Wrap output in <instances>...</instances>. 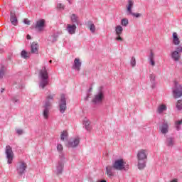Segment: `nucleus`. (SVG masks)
<instances>
[{
	"label": "nucleus",
	"mask_w": 182,
	"mask_h": 182,
	"mask_svg": "<svg viewBox=\"0 0 182 182\" xmlns=\"http://www.w3.org/2000/svg\"><path fill=\"white\" fill-rule=\"evenodd\" d=\"M138 168L143 170L146 167V160H147V151L141 149L138 152Z\"/></svg>",
	"instance_id": "obj_1"
},
{
	"label": "nucleus",
	"mask_w": 182,
	"mask_h": 182,
	"mask_svg": "<svg viewBox=\"0 0 182 182\" xmlns=\"http://www.w3.org/2000/svg\"><path fill=\"white\" fill-rule=\"evenodd\" d=\"M39 76L41 78V81L40 82V87L42 89H45V87L49 83L48 79L49 78L48 70H46V67H43L40 70Z\"/></svg>",
	"instance_id": "obj_2"
},
{
	"label": "nucleus",
	"mask_w": 182,
	"mask_h": 182,
	"mask_svg": "<svg viewBox=\"0 0 182 182\" xmlns=\"http://www.w3.org/2000/svg\"><path fill=\"white\" fill-rule=\"evenodd\" d=\"M50 100H53V95H48L46 98V102L44 104V110L43 112V116L46 119H48L49 117V107L52 106Z\"/></svg>",
	"instance_id": "obj_3"
},
{
	"label": "nucleus",
	"mask_w": 182,
	"mask_h": 182,
	"mask_svg": "<svg viewBox=\"0 0 182 182\" xmlns=\"http://www.w3.org/2000/svg\"><path fill=\"white\" fill-rule=\"evenodd\" d=\"M173 96L175 99H178L182 96V86L177 81H174V87L173 89Z\"/></svg>",
	"instance_id": "obj_4"
},
{
	"label": "nucleus",
	"mask_w": 182,
	"mask_h": 182,
	"mask_svg": "<svg viewBox=\"0 0 182 182\" xmlns=\"http://www.w3.org/2000/svg\"><path fill=\"white\" fill-rule=\"evenodd\" d=\"M181 53H182V46H179L176 48V50L171 52V56L175 62H178L181 58Z\"/></svg>",
	"instance_id": "obj_5"
},
{
	"label": "nucleus",
	"mask_w": 182,
	"mask_h": 182,
	"mask_svg": "<svg viewBox=\"0 0 182 182\" xmlns=\"http://www.w3.org/2000/svg\"><path fill=\"white\" fill-rule=\"evenodd\" d=\"M125 164L126 163H124L123 159H117L114 162L112 166L114 170L122 171V170H124L126 167Z\"/></svg>",
	"instance_id": "obj_6"
},
{
	"label": "nucleus",
	"mask_w": 182,
	"mask_h": 182,
	"mask_svg": "<svg viewBox=\"0 0 182 182\" xmlns=\"http://www.w3.org/2000/svg\"><path fill=\"white\" fill-rule=\"evenodd\" d=\"M6 154L8 164H12V161L14 160V151H12V147L11 146L7 145L6 146Z\"/></svg>",
	"instance_id": "obj_7"
},
{
	"label": "nucleus",
	"mask_w": 182,
	"mask_h": 182,
	"mask_svg": "<svg viewBox=\"0 0 182 182\" xmlns=\"http://www.w3.org/2000/svg\"><path fill=\"white\" fill-rule=\"evenodd\" d=\"M28 167V165H26V163L23 161H20L18 164L17 166V173L19 176H22L26 171V168Z\"/></svg>",
	"instance_id": "obj_8"
},
{
	"label": "nucleus",
	"mask_w": 182,
	"mask_h": 182,
	"mask_svg": "<svg viewBox=\"0 0 182 182\" xmlns=\"http://www.w3.org/2000/svg\"><path fill=\"white\" fill-rule=\"evenodd\" d=\"M45 23H46L45 19L38 20L36 23L35 29H36L38 32H42V31L45 29Z\"/></svg>",
	"instance_id": "obj_9"
},
{
	"label": "nucleus",
	"mask_w": 182,
	"mask_h": 182,
	"mask_svg": "<svg viewBox=\"0 0 182 182\" xmlns=\"http://www.w3.org/2000/svg\"><path fill=\"white\" fill-rule=\"evenodd\" d=\"M170 124L168 122H164L162 124L159 126V130L162 134H167L168 133V127Z\"/></svg>",
	"instance_id": "obj_10"
},
{
	"label": "nucleus",
	"mask_w": 182,
	"mask_h": 182,
	"mask_svg": "<svg viewBox=\"0 0 182 182\" xmlns=\"http://www.w3.org/2000/svg\"><path fill=\"white\" fill-rule=\"evenodd\" d=\"M65 110H66V99H65V95H62L60 103V113H65Z\"/></svg>",
	"instance_id": "obj_11"
},
{
	"label": "nucleus",
	"mask_w": 182,
	"mask_h": 182,
	"mask_svg": "<svg viewBox=\"0 0 182 182\" xmlns=\"http://www.w3.org/2000/svg\"><path fill=\"white\" fill-rule=\"evenodd\" d=\"M103 92H100L97 95H95L94 98L92 99L93 103L97 104V103H102L103 100Z\"/></svg>",
	"instance_id": "obj_12"
},
{
	"label": "nucleus",
	"mask_w": 182,
	"mask_h": 182,
	"mask_svg": "<svg viewBox=\"0 0 182 182\" xmlns=\"http://www.w3.org/2000/svg\"><path fill=\"white\" fill-rule=\"evenodd\" d=\"M76 25L75 24H68L67 31L70 35H75V33H76Z\"/></svg>",
	"instance_id": "obj_13"
},
{
	"label": "nucleus",
	"mask_w": 182,
	"mask_h": 182,
	"mask_svg": "<svg viewBox=\"0 0 182 182\" xmlns=\"http://www.w3.org/2000/svg\"><path fill=\"white\" fill-rule=\"evenodd\" d=\"M79 143H80V139H79V137H76L73 141L68 142V146L73 148L77 147V146H79Z\"/></svg>",
	"instance_id": "obj_14"
},
{
	"label": "nucleus",
	"mask_w": 182,
	"mask_h": 182,
	"mask_svg": "<svg viewBox=\"0 0 182 182\" xmlns=\"http://www.w3.org/2000/svg\"><path fill=\"white\" fill-rule=\"evenodd\" d=\"M39 53V45L36 42H33L31 44V53L38 54Z\"/></svg>",
	"instance_id": "obj_15"
},
{
	"label": "nucleus",
	"mask_w": 182,
	"mask_h": 182,
	"mask_svg": "<svg viewBox=\"0 0 182 182\" xmlns=\"http://www.w3.org/2000/svg\"><path fill=\"white\" fill-rule=\"evenodd\" d=\"M173 38V45L178 46L181 43L180 38H178V34L177 33L174 32L172 34Z\"/></svg>",
	"instance_id": "obj_16"
},
{
	"label": "nucleus",
	"mask_w": 182,
	"mask_h": 182,
	"mask_svg": "<svg viewBox=\"0 0 182 182\" xmlns=\"http://www.w3.org/2000/svg\"><path fill=\"white\" fill-rule=\"evenodd\" d=\"M80 66H82V63L80 62V60L79 58H75L73 68L74 69H76V70L79 71L80 70Z\"/></svg>",
	"instance_id": "obj_17"
},
{
	"label": "nucleus",
	"mask_w": 182,
	"mask_h": 182,
	"mask_svg": "<svg viewBox=\"0 0 182 182\" xmlns=\"http://www.w3.org/2000/svg\"><path fill=\"white\" fill-rule=\"evenodd\" d=\"M134 5V1L133 0H128V4L127 5V11L128 14H132V8Z\"/></svg>",
	"instance_id": "obj_18"
},
{
	"label": "nucleus",
	"mask_w": 182,
	"mask_h": 182,
	"mask_svg": "<svg viewBox=\"0 0 182 182\" xmlns=\"http://www.w3.org/2000/svg\"><path fill=\"white\" fill-rule=\"evenodd\" d=\"M12 25H14V26H16L18 25V18H16V16H15V14L11 13V19H10Z\"/></svg>",
	"instance_id": "obj_19"
},
{
	"label": "nucleus",
	"mask_w": 182,
	"mask_h": 182,
	"mask_svg": "<svg viewBox=\"0 0 182 182\" xmlns=\"http://www.w3.org/2000/svg\"><path fill=\"white\" fill-rule=\"evenodd\" d=\"M117 36H120L123 33V27L122 26H117L115 28Z\"/></svg>",
	"instance_id": "obj_20"
},
{
	"label": "nucleus",
	"mask_w": 182,
	"mask_h": 182,
	"mask_svg": "<svg viewBox=\"0 0 182 182\" xmlns=\"http://www.w3.org/2000/svg\"><path fill=\"white\" fill-rule=\"evenodd\" d=\"M62 171H63V163L60 162L57 166L55 172L57 174H61Z\"/></svg>",
	"instance_id": "obj_21"
},
{
	"label": "nucleus",
	"mask_w": 182,
	"mask_h": 182,
	"mask_svg": "<svg viewBox=\"0 0 182 182\" xmlns=\"http://www.w3.org/2000/svg\"><path fill=\"white\" fill-rule=\"evenodd\" d=\"M113 166H107L106 168V171H107V174L109 177H112L114 176L113 174Z\"/></svg>",
	"instance_id": "obj_22"
},
{
	"label": "nucleus",
	"mask_w": 182,
	"mask_h": 182,
	"mask_svg": "<svg viewBox=\"0 0 182 182\" xmlns=\"http://www.w3.org/2000/svg\"><path fill=\"white\" fill-rule=\"evenodd\" d=\"M88 28L92 33H95V32H96V26L92 22L88 23Z\"/></svg>",
	"instance_id": "obj_23"
},
{
	"label": "nucleus",
	"mask_w": 182,
	"mask_h": 182,
	"mask_svg": "<svg viewBox=\"0 0 182 182\" xmlns=\"http://www.w3.org/2000/svg\"><path fill=\"white\" fill-rule=\"evenodd\" d=\"M166 144L168 147H173L174 146V139L173 138H167Z\"/></svg>",
	"instance_id": "obj_24"
},
{
	"label": "nucleus",
	"mask_w": 182,
	"mask_h": 182,
	"mask_svg": "<svg viewBox=\"0 0 182 182\" xmlns=\"http://www.w3.org/2000/svg\"><path fill=\"white\" fill-rule=\"evenodd\" d=\"M21 58H23V59H29V54L26 50H23L21 53Z\"/></svg>",
	"instance_id": "obj_25"
},
{
	"label": "nucleus",
	"mask_w": 182,
	"mask_h": 182,
	"mask_svg": "<svg viewBox=\"0 0 182 182\" xmlns=\"http://www.w3.org/2000/svg\"><path fill=\"white\" fill-rule=\"evenodd\" d=\"M68 132L66 131H63L60 134V139L63 141H65L66 139H68Z\"/></svg>",
	"instance_id": "obj_26"
},
{
	"label": "nucleus",
	"mask_w": 182,
	"mask_h": 182,
	"mask_svg": "<svg viewBox=\"0 0 182 182\" xmlns=\"http://www.w3.org/2000/svg\"><path fill=\"white\" fill-rule=\"evenodd\" d=\"M164 110H167V107H166V105H161V106H159L158 107V112L159 113H163V112H164Z\"/></svg>",
	"instance_id": "obj_27"
},
{
	"label": "nucleus",
	"mask_w": 182,
	"mask_h": 182,
	"mask_svg": "<svg viewBox=\"0 0 182 182\" xmlns=\"http://www.w3.org/2000/svg\"><path fill=\"white\" fill-rule=\"evenodd\" d=\"M176 107L178 110H182V100H179L177 101Z\"/></svg>",
	"instance_id": "obj_28"
},
{
	"label": "nucleus",
	"mask_w": 182,
	"mask_h": 182,
	"mask_svg": "<svg viewBox=\"0 0 182 182\" xmlns=\"http://www.w3.org/2000/svg\"><path fill=\"white\" fill-rule=\"evenodd\" d=\"M181 124L182 120L175 122V127L176 128V130H180V126H181Z\"/></svg>",
	"instance_id": "obj_29"
},
{
	"label": "nucleus",
	"mask_w": 182,
	"mask_h": 182,
	"mask_svg": "<svg viewBox=\"0 0 182 182\" xmlns=\"http://www.w3.org/2000/svg\"><path fill=\"white\" fill-rule=\"evenodd\" d=\"M71 21L73 23H77V16L75 14L71 15Z\"/></svg>",
	"instance_id": "obj_30"
},
{
	"label": "nucleus",
	"mask_w": 182,
	"mask_h": 182,
	"mask_svg": "<svg viewBox=\"0 0 182 182\" xmlns=\"http://www.w3.org/2000/svg\"><path fill=\"white\" fill-rule=\"evenodd\" d=\"M129 15H132V16H134L135 18H140L141 16V14L140 13H133V11H131V13L128 14Z\"/></svg>",
	"instance_id": "obj_31"
},
{
	"label": "nucleus",
	"mask_w": 182,
	"mask_h": 182,
	"mask_svg": "<svg viewBox=\"0 0 182 182\" xmlns=\"http://www.w3.org/2000/svg\"><path fill=\"white\" fill-rule=\"evenodd\" d=\"M121 23L123 25V26H127V25H129V20L127 18H123L121 21Z\"/></svg>",
	"instance_id": "obj_32"
},
{
	"label": "nucleus",
	"mask_w": 182,
	"mask_h": 182,
	"mask_svg": "<svg viewBox=\"0 0 182 182\" xmlns=\"http://www.w3.org/2000/svg\"><path fill=\"white\" fill-rule=\"evenodd\" d=\"M131 65L132 68H134L136 66V58L132 57L131 59Z\"/></svg>",
	"instance_id": "obj_33"
},
{
	"label": "nucleus",
	"mask_w": 182,
	"mask_h": 182,
	"mask_svg": "<svg viewBox=\"0 0 182 182\" xmlns=\"http://www.w3.org/2000/svg\"><path fill=\"white\" fill-rule=\"evenodd\" d=\"M57 9H65V5H63L62 3H58L57 4Z\"/></svg>",
	"instance_id": "obj_34"
},
{
	"label": "nucleus",
	"mask_w": 182,
	"mask_h": 182,
	"mask_svg": "<svg viewBox=\"0 0 182 182\" xmlns=\"http://www.w3.org/2000/svg\"><path fill=\"white\" fill-rule=\"evenodd\" d=\"M4 66H2L0 70V79H2V77H4Z\"/></svg>",
	"instance_id": "obj_35"
},
{
	"label": "nucleus",
	"mask_w": 182,
	"mask_h": 182,
	"mask_svg": "<svg viewBox=\"0 0 182 182\" xmlns=\"http://www.w3.org/2000/svg\"><path fill=\"white\" fill-rule=\"evenodd\" d=\"M57 150H58V151H60V152L63 151V146H62V144H58L57 146Z\"/></svg>",
	"instance_id": "obj_36"
},
{
	"label": "nucleus",
	"mask_w": 182,
	"mask_h": 182,
	"mask_svg": "<svg viewBox=\"0 0 182 182\" xmlns=\"http://www.w3.org/2000/svg\"><path fill=\"white\" fill-rule=\"evenodd\" d=\"M23 23H25V25H31V21L28 18H24Z\"/></svg>",
	"instance_id": "obj_37"
},
{
	"label": "nucleus",
	"mask_w": 182,
	"mask_h": 182,
	"mask_svg": "<svg viewBox=\"0 0 182 182\" xmlns=\"http://www.w3.org/2000/svg\"><path fill=\"white\" fill-rule=\"evenodd\" d=\"M150 79H151V82H154V80H156V75H154V74H151L150 75Z\"/></svg>",
	"instance_id": "obj_38"
},
{
	"label": "nucleus",
	"mask_w": 182,
	"mask_h": 182,
	"mask_svg": "<svg viewBox=\"0 0 182 182\" xmlns=\"http://www.w3.org/2000/svg\"><path fill=\"white\" fill-rule=\"evenodd\" d=\"M16 133H18L19 135H21L23 133V131L22 129H17Z\"/></svg>",
	"instance_id": "obj_39"
},
{
	"label": "nucleus",
	"mask_w": 182,
	"mask_h": 182,
	"mask_svg": "<svg viewBox=\"0 0 182 182\" xmlns=\"http://www.w3.org/2000/svg\"><path fill=\"white\" fill-rule=\"evenodd\" d=\"M150 60H154V53L153 51H151Z\"/></svg>",
	"instance_id": "obj_40"
},
{
	"label": "nucleus",
	"mask_w": 182,
	"mask_h": 182,
	"mask_svg": "<svg viewBox=\"0 0 182 182\" xmlns=\"http://www.w3.org/2000/svg\"><path fill=\"white\" fill-rule=\"evenodd\" d=\"M150 63H151V66H154L156 65L154 60H150Z\"/></svg>",
	"instance_id": "obj_41"
},
{
	"label": "nucleus",
	"mask_w": 182,
	"mask_h": 182,
	"mask_svg": "<svg viewBox=\"0 0 182 182\" xmlns=\"http://www.w3.org/2000/svg\"><path fill=\"white\" fill-rule=\"evenodd\" d=\"M117 41H123V38L122 37H120V36H117V37L116 38Z\"/></svg>",
	"instance_id": "obj_42"
},
{
	"label": "nucleus",
	"mask_w": 182,
	"mask_h": 182,
	"mask_svg": "<svg viewBox=\"0 0 182 182\" xmlns=\"http://www.w3.org/2000/svg\"><path fill=\"white\" fill-rule=\"evenodd\" d=\"M27 39L30 40L31 39V35H27Z\"/></svg>",
	"instance_id": "obj_43"
},
{
	"label": "nucleus",
	"mask_w": 182,
	"mask_h": 182,
	"mask_svg": "<svg viewBox=\"0 0 182 182\" xmlns=\"http://www.w3.org/2000/svg\"><path fill=\"white\" fill-rule=\"evenodd\" d=\"M4 90H5V89L1 88V93H4Z\"/></svg>",
	"instance_id": "obj_44"
},
{
	"label": "nucleus",
	"mask_w": 182,
	"mask_h": 182,
	"mask_svg": "<svg viewBox=\"0 0 182 182\" xmlns=\"http://www.w3.org/2000/svg\"><path fill=\"white\" fill-rule=\"evenodd\" d=\"M171 182H177V179H173V180L171 181Z\"/></svg>",
	"instance_id": "obj_45"
},
{
	"label": "nucleus",
	"mask_w": 182,
	"mask_h": 182,
	"mask_svg": "<svg viewBox=\"0 0 182 182\" xmlns=\"http://www.w3.org/2000/svg\"><path fill=\"white\" fill-rule=\"evenodd\" d=\"M85 125L89 126V122H86Z\"/></svg>",
	"instance_id": "obj_46"
},
{
	"label": "nucleus",
	"mask_w": 182,
	"mask_h": 182,
	"mask_svg": "<svg viewBox=\"0 0 182 182\" xmlns=\"http://www.w3.org/2000/svg\"><path fill=\"white\" fill-rule=\"evenodd\" d=\"M49 63H52V60H50L49 61Z\"/></svg>",
	"instance_id": "obj_47"
},
{
	"label": "nucleus",
	"mask_w": 182,
	"mask_h": 182,
	"mask_svg": "<svg viewBox=\"0 0 182 182\" xmlns=\"http://www.w3.org/2000/svg\"><path fill=\"white\" fill-rule=\"evenodd\" d=\"M86 129H87V130H89V128L87 127H86Z\"/></svg>",
	"instance_id": "obj_48"
}]
</instances>
